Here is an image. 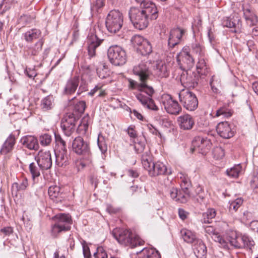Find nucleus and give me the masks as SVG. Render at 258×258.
Instances as JSON below:
<instances>
[{
	"mask_svg": "<svg viewBox=\"0 0 258 258\" xmlns=\"http://www.w3.org/2000/svg\"><path fill=\"white\" fill-rule=\"evenodd\" d=\"M163 103L165 110L170 114L177 115L181 111V107L178 102L170 95H166L163 97Z\"/></svg>",
	"mask_w": 258,
	"mask_h": 258,
	"instance_id": "nucleus-16",
	"label": "nucleus"
},
{
	"mask_svg": "<svg viewBox=\"0 0 258 258\" xmlns=\"http://www.w3.org/2000/svg\"><path fill=\"white\" fill-rule=\"evenodd\" d=\"M192 52L197 54L201 55L202 51V48L198 43L192 44L191 45Z\"/></svg>",
	"mask_w": 258,
	"mask_h": 258,
	"instance_id": "nucleus-58",
	"label": "nucleus"
},
{
	"mask_svg": "<svg viewBox=\"0 0 258 258\" xmlns=\"http://www.w3.org/2000/svg\"><path fill=\"white\" fill-rule=\"evenodd\" d=\"M129 88L132 89H137L139 93L136 94L137 100L143 106L151 110L157 111L158 107L155 104L152 99V96L155 93L154 89L152 86L147 84V82L141 81L138 83L132 79H129Z\"/></svg>",
	"mask_w": 258,
	"mask_h": 258,
	"instance_id": "nucleus-3",
	"label": "nucleus"
},
{
	"mask_svg": "<svg viewBox=\"0 0 258 258\" xmlns=\"http://www.w3.org/2000/svg\"><path fill=\"white\" fill-rule=\"evenodd\" d=\"M53 220L54 224L51 226V234L57 237L62 232L69 231L71 228L73 221L69 214L60 213L56 215Z\"/></svg>",
	"mask_w": 258,
	"mask_h": 258,
	"instance_id": "nucleus-5",
	"label": "nucleus"
},
{
	"mask_svg": "<svg viewBox=\"0 0 258 258\" xmlns=\"http://www.w3.org/2000/svg\"><path fill=\"white\" fill-rule=\"evenodd\" d=\"M25 74L29 78L33 79L37 75L36 71L34 69H31L30 68H26L25 70Z\"/></svg>",
	"mask_w": 258,
	"mask_h": 258,
	"instance_id": "nucleus-63",
	"label": "nucleus"
},
{
	"mask_svg": "<svg viewBox=\"0 0 258 258\" xmlns=\"http://www.w3.org/2000/svg\"><path fill=\"white\" fill-rule=\"evenodd\" d=\"M142 164L144 168L147 169L150 166L152 162V157L150 151L148 150L144 152L141 157Z\"/></svg>",
	"mask_w": 258,
	"mask_h": 258,
	"instance_id": "nucleus-34",
	"label": "nucleus"
},
{
	"mask_svg": "<svg viewBox=\"0 0 258 258\" xmlns=\"http://www.w3.org/2000/svg\"><path fill=\"white\" fill-rule=\"evenodd\" d=\"M95 258H108L107 253L102 247H98L96 249V251L94 253Z\"/></svg>",
	"mask_w": 258,
	"mask_h": 258,
	"instance_id": "nucleus-52",
	"label": "nucleus"
},
{
	"mask_svg": "<svg viewBox=\"0 0 258 258\" xmlns=\"http://www.w3.org/2000/svg\"><path fill=\"white\" fill-rule=\"evenodd\" d=\"M37 163H31L29 165V171L32 175L33 179L34 180L36 177L40 176V168L38 167Z\"/></svg>",
	"mask_w": 258,
	"mask_h": 258,
	"instance_id": "nucleus-46",
	"label": "nucleus"
},
{
	"mask_svg": "<svg viewBox=\"0 0 258 258\" xmlns=\"http://www.w3.org/2000/svg\"><path fill=\"white\" fill-rule=\"evenodd\" d=\"M155 75L159 78H166L169 76V70L168 66L162 61H157L155 69Z\"/></svg>",
	"mask_w": 258,
	"mask_h": 258,
	"instance_id": "nucleus-25",
	"label": "nucleus"
},
{
	"mask_svg": "<svg viewBox=\"0 0 258 258\" xmlns=\"http://www.w3.org/2000/svg\"><path fill=\"white\" fill-rule=\"evenodd\" d=\"M184 33L185 31L179 28L171 30L168 38V46L173 48L177 45Z\"/></svg>",
	"mask_w": 258,
	"mask_h": 258,
	"instance_id": "nucleus-21",
	"label": "nucleus"
},
{
	"mask_svg": "<svg viewBox=\"0 0 258 258\" xmlns=\"http://www.w3.org/2000/svg\"><path fill=\"white\" fill-rule=\"evenodd\" d=\"M197 244L194 245L195 252L196 251L198 256H204L206 254L207 248L204 243L201 240H197Z\"/></svg>",
	"mask_w": 258,
	"mask_h": 258,
	"instance_id": "nucleus-43",
	"label": "nucleus"
},
{
	"mask_svg": "<svg viewBox=\"0 0 258 258\" xmlns=\"http://www.w3.org/2000/svg\"><path fill=\"white\" fill-rule=\"evenodd\" d=\"M133 142L134 143V148L137 153H141L144 151L145 147L144 142L139 141L137 138Z\"/></svg>",
	"mask_w": 258,
	"mask_h": 258,
	"instance_id": "nucleus-50",
	"label": "nucleus"
},
{
	"mask_svg": "<svg viewBox=\"0 0 258 258\" xmlns=\"http://www.w3.org/2000/svg\"><path fill=\"white\" fill-rule=\"evenodd\" d=\"M44 41L42 39L39 40L32 47H26L24 49L25 52L29 55H37L41 51Z\"/></svg>",
	"mask_w": 258,
	"mask_h": 258,
	"instance_id": "nucleus-29",
	"label": "nucleus"
},
{
	"mask_svg": "<svg viewBox=\"0 0 258 258\" xmlns=\"http://www.w3.org/2000/svg\"><path fill=\"white\" fill-rule=\"evenodd\" d=\"M150 63L148 61H141L138 64L134 66L133 69L134 74L138 76L140 81L147 82L151 75V72L149 69Z\"/></svg>",
	"mask_w": 258,
	"mask_h": 258,
	"instance_id": "nucleus-14",
	"label": "nucleus"
},
{
	"mask_svg": "<svg viewBox=\"0 0 258 258\" xmlns=\"http://www.w3.org/2000/svg\"><path fill=\"white\" fill-rule=\"evenodd\" d=\"M251 186L253 188H258V172L254 174L250 181Z\"/></svg>",
	"mask_w": 258,
	"mask_h": 258,
	"instance_id": "nucleus-60",
	"label": "nucleus"
},
{
	"mask_svg": "<svg viewBox=\"0 0 258 258\" xmlns=\"http://www.w3.org/2000/svg\"><path fill=\"white\" fill-rule=\"evenodd\" d=\"M14 0H3L0 4V14H3L12 7Z\"/></svg>",
	"mask_w": 258,
	"mask_h": 258,
	"instance_id": "nucleus-49",
	"label": "nucleus"
},
{
	"mask_svg": "<svg viewBox=\"0 0 258 258\" xmlns=\"http://www.w3.org/2000/svg\"><path fill=\"white\" fill-rule=\"evenodd\" d=\"M214 154L217 158H222L225 155L224 151L221 147L216 148L214 150Z\"/></svg>",
	"mask_w": 258,
	"mask_h": 258,
	"instance_id": "nucleus-57",
	"label": "nucleus"
},
{
	"mask_svg": "<svg viewBox=\"0 0 258 258\" xmlns=\"http://www.w3.org/2000/svg\"><path fill=\"white\" fill-rule=\"evenodd\" d=\"M243 200L241 198H237L234 201H231L229 206V210L236 212L238 209L241 206Z\"/></svg>",
	"mask_w": 258,
	"mask_h": 258,
	"instance_id": "nucleus-51",
	"label": "nucleus"
},
{
	"mask_svg": "<svg viewBox=\"0 0 258 258\" xmlns=\"http://www.w3.org/2000/svg\"><path fill=\"white\" fill-rule=\"evenodd\" d=\"M143 55L149 54L152 51V47L150 42L147 39L138 48Z\"/></svg>",
	"mask_w": 258,
	"mask_h": 258,
	"instance_id": "nucleus-41",
	"label": "nucleus"
},
{
	"mask_svg": "<svg viewBox=\"0 0 258 258\" xmlns=\"http://www.w3.org/2000/svg\"><path fill=\"white\" fill-rule=\"evenodd\" d=\"M243 15L247 24L249 26L256 25L257 18L250 8H243Z\"/></svg>",
	"mask_w": 258,
	"mask_h": 258,
	"instance_id": "nucleus-28",
	"label": "nucleus"
},
{
	"mask_svg": "<svg viewBox=\"0 0 258 258\" xmlns=\"http://www.w3.org/2000/svg\"><path fill=\"white\" fill-rule=\"evenodd\" d=\"M140 4V8L132 7L128 16L134 26L139 30L146 28L151 20H156L158 17V11L156 5L151 0H135Z\"/></svg>",
	"mask_w": 258,
	"mask_h": 258,
	"instance_id": "nucleus-1",
	"label": "nucleus"
},
{
	"mask_svg": "<svg viewBox=\"0 0 258 258\" xmlns=\"http://www.w3.org/2000/svg\"><path fill=\"white\" fill-rule=\"evenodd\" d=\"M89 117L84 116L77 128V132L80 134H84L88 128Z\"/></svg>",
	"mask_w": 258,
	"mask_h": 258,
	"instance_id": "nucleus-42",
	"label": "nucleus"
},
{
	"mask_svg": "<svg viewBox=\"0 0 258 258\" xmlns=\"http://www.w3.org/2000/svg\"><path fill=\"white\" fill-rule=\"evenodd\" d=\"M35 159L39 167L42 170L49 169L52 166V159L49 151H39Z\"/></svg>",
	"mask_w": 258,
	"mask_h": 258,
	"instance_id": "nucleus-15",
	"label": "nucleus"
},
{
	"mask_svg": "<svg viewBox=\"0 0 258 258\" xmlns=\"http://www.w3.org/2000/svg\"><path fill=\"white\" fill-rule=\"evenodd\" d=\"M180 103L189 111L195 110L198 105V101L195 94L187 90H182L178 94Z\"/></svg>",
	"mask_w": 258,
	"mask_h": 258,
	"instance_id": "nucleus-8",
	"label": "nucleus"
},
{
	"mask_svg": "<svg viewBox=\"0 0 258 258\" xmlns=\"http://www.w3.org/2000/svg\"><path fill=\"white\" fill-rule=\"evenodd\" d=\"M189 70L182 71L180 76V81L182 85L188 88H195L198 85L199 77Z\"/></svg>",
	"mask_w": 258,
	"mask_h": 258,
	"instance_id": "nucleus-17",
	"label": "nucleus"
},
{
	"mask_svg": "<svg viewBox=\"0 0 258 258\" xmlns=\"http://www.w3.org/2000/svg\"><path fill=\"white\" fill-rule=\"evenodd\" d=\"M86 108V103L83 101H80L76 103L73 108L72 113H68V114H73L76 118H78L83 114Z\"/></svg>",
	"mask_w": 258,
	"mask_h": 258,
	"instance_id": "nucleus-30",
	"label": "nucleus"
},
{
	"mask_svg": "<svg viewBox=\"0 0 258 258\" xmlns=\"http://www.w3.org/2000/svg\"><path fill=\"white\" fill-rule=\"evenodd\" d=\"M177 61L182 71L190 70L195 65V60L188 48H184L176 56Z\"/></svg>",
	"mask_w": 258,
	"mask_h": 258,
	"instance_id": "nucleus-9",
	"label": "nucleus"
},
{
	"mask_svg": "<svg viewBox=\"0 0 258 258\" xmlns=\"http://www.w3.org/2000/svg\"><path fill=\"white\" fill-rule=\"evenodd\" d=\"M242 167L240 164H237L226 170L227 175L231 178H237L242 172Z\"/></svg>",
	"mask_w": 258,
	"mask_h": 258,
	"instance_id": "nucleus-37",
	"label": "nucleus"
},
{
	"mask_svg": "<svg viewBox=\"0 0 258 258\" xmlns=\"http://www.w3.org/2000/svg\"><path fill=\"white\" fill-rule=\"evenodd\" d=\"M96 71L98 77L101 79L107 78L109 76L108 69L106 67L104 64H100L97 67Z\"/></svg>",
	"mask_w": 258,
	"mask_h": 258,
	"instance_id": "nucleus-44",
	"label": "nucleus"
},
{
	"mask_svg": "<svg viewBox=\"0 0 258 258\" xmlns=\"http://www.w3.org/2000/svg\"><path fill=\"white\" fill-rule=\"evenodd\" d=\"M211 146L212 143L210 139L207 137L197 136L192 141L191 151L193 153L197 151L203 155H205L210 151Z\"/></svg>",
	"mask_w": 258,
	"mask_h": 258,
	"instance_id": "nucleus-10",
	"label": "nucleus"
},
{
	"mask_svg": "<svg viewBox=\"0 0 258 258\" xmlns=\"http://www.w3.org/2000/svg\"><path fill=\"white\" fill-rule=\"evenodd\" d=\"M112 234L119 243L130 246L132 248L142 245L144 243L138 235L133 233L129 230L115 229L113 230Z\"/></svg>",
	"mask_w": 258,
	"mask_h": 258,
	"instance_id": "nucleus-4",
	"label": "nucleus"
},
{
	"mask_svg": "<svg viewBox=\"0 0 258 258\" xmlns=\"http://www.w3.org/2000/svg\"><path fill=\"white\" fill-rule=\"evenodd\" d=\"M232 114V112L230 109H228L226 107H222L216 111L215 116L216 117L223 116L224 117L228 118L231 116Z\"/></svg>",
	"mask_w": 258,
	"mask_h": 258,
	"instance_id": "nucleus-45",
	"label": "nucleus"
},
{
	"mask_svg": "<svg viewBox=\"0 0 258 258\" xmlns=\"http://www.w3.org/2000/svg\"><path fill=\"white\" fill-rule=\"evenodd\" d=\"M107 56L110 62L114 66H122L126 61L125 51L117 45L109 47L108 49Z\"/></svg>",
	"mask_w": 258,
	"mask_h": 258,
	"instance_id": "nucleus-7",
	"label": "nucleus"
},
{
	"mask_svg": "<svg viewBox=\"0 0 258 258\" xmlns=\"http://www.w3.org/2000/svg\"><path fill=\"white\" fill-rule=\"evenodd\" d=\"M78 118L73 114L67 113L61 119V127L67 137H70L76 130V122Z\"/></svg>",
	"mask_w": 258,
	"mask_h": 258,
	"instance_id": "nucleus-11",
	"label": "nucleus"
},
{
	"mask_svg": "<svg viewBox=\"0 0 258 258\" xmlns=\"http://www.w3.org/2000/svg\"><path fill=\"white\" fill-rule=\"evenodd\" d=\"M16 143V139L14 135H10L4 143L0 151L2 154H7L11 152Z\"/></svg>",
	"mask_w": 258,
	"mask_h": 258,
	"instance_id": "nucleus-27",
	"label": "nucleus"
},
{
	"mask_svg": "<svg viewBox=\"0 0 258 258\" xmlns=\"http://www.w3.org/2000/svg\"><path fill=\"white\" fill-rule=\"evenodd\" d=\"M205 232L210 235L214 236L216 241H218L220 246L225 249H229V246L235 248H246L250 250L254 246L255 243L252 239L247 235H238L236 232H232L228 237V241H226L220 236H217L215 233V229L213 227L209 226L205 227ZM212 237L213 238V236Z\"/></svg>",
	"mask_w": 258,
	"mask_h": 258,
	"instance_id": "nucleus-2",
	"label": "nucleus"
},
{
	"mask_svg": "<svg viewBox=\"0 0 258 258\" xmlns=\"http://www.w3.org/2000/svg\"><path fill=\"white\" fill-rule=\"evenodd\" d=\"M53 99L52 96H47L43 98L41 103L42 109L45 111L51 109L52 107Z\"/></svg>",
	"mask_w": 258,
	"mask_h": 258,
	"instance_id": "nucleus-39",
	"label": "nucleus"
},
{
	"mask_svg": "<svg viewBox=\"0 0 258 258\" xmlns=\"http://www.w3.org/2000/svg\"><path fill=\"white\" fill-rule=\"evenodd\" d=\"M178 193L177 198L176 199L177 202L185 203L189 199V189L184 190L181 188V190H178Z\"/></svg>",
	"mask_w": 258,
	"mask_h": 258,
	"instance_id": "nucleus-38",
	"label": "nucleus"
},
{
	"mask_svg": "<svg viewBox=\"0 0 258 258\" xmlns=\"http://www.w3.org/2000/svg\"><path fill=\"white\" fill-rule=\"evenodd\" d=\"M181 188L184 190L189 189V188L191 186V184L189 179L185 177L183 178L181 177Z\"/></svg>",
	"mask_w": 258,
	"mask_h": 258,
	"instance_id": "nucleus-55",
	"label": "nucleus"
},
{
	"mask_svg": "<svg viewBox=\"0 0 258 258\" xmlns=\"http://www.w3.org/2000/svg\"><path fill=\"white\" fill-rule=\"evenodd\" d=\"M177 122L180 127L184 130H191L195 124V120L193 117L188 114L178 117Z\"/></svg>",
	"mask_w": 258,
	"mask_h": 258,
	"instance_id": "nucleus-23",
	"label": "nucleus"
},
{
	"mask_svg": "<svg viewBox=\"0 0 258 258\" xmlns=\"http://www.w3.org/2000/svg\"><path fill=\"white\" fill-rule=\"evenodd\" d=\"M216 131L219 136L224 139H229L234 135V132L227 121H222L219 123L216 127Z\"/></svg>",
	"mask_w": 258,
	"mask_h": 258,
	"instance_id": "nucleus-20",
	"label": "nucleus"
},
{
	"mask_svg": "<svg viewBox=\"0 0 258 258\" xmlns=\"http://www.w3.org/2000/svg\"><path fill=\"white\" fill-rule=\"evenodd\" d=\"M23 146L30 150L37 151L39 149V145L38 139L33 136H26L21 139Z\"/></svg>",
	"mask_w": 258,
	"mask_h": 258,
	"instance_id": "nucleus-22",
	"label": "nucleus"
},
{
	"mask_svg": "<svg viewBox=\"0 0 258 258\" xmlns=\"http://www.w3.org/2000/svg\"><path fill=\"white\" fill-rule=\"evenodd\" d=\"M101 137H102L101 136ZM100 139L101 137L99 136L97 140V144L101 153L104 154L107 151V147L105 142L101 141Z\"/></svg>",
	"mask_w": 258,
	"mask_h": 258,
	"instance_id": "nucleus-54",
	"label": "nucleus"
},
{
	"mask_svg": "<svg viewBox=\"0 0 258 258\" xmlns=\"http://www.w3.org/2000/svg\"><path fill=\"white\" fill-rule=\"evenodd\" d=\"M40 144L43 146H47L50 145L52 141L51 136L48 134H44L39 137Z\"/></svg>",
	"mask_w": 258,
	"mask_h": 258,
	"instance_id": "nucleus-48",
	"label": "nucleus"
},
{
	"mask_svg": "<svg viewBox=\"0 0 258 258\" xmlns=\"http://www.w3.org/2000/svg\"><path fill=\"white\" fill-rule=\"evenodd\" d=\"M0 232L5 236H9L13 233V228L12 227H5L0 230Z\"/></svg>",
	"mask_w": 258,
	"mask_h": 258,
	"instance_id": "nucleus-56",
	"label": "nucleus"
},
{
	"mask_svg": "<svg viewBox=\"0 0 258 258\" xmlns=\"http://www.w3.org/2000/svg\"><path fill=\"white\" fill-rule=\"evenodd\" d=\"M28 186V180L26 178H23L20 183L14 182L12 186V193H15L17 195V192L20 191L25 190Z\"/></svg>",
	"mask_w": 258,
	"mask_h": 258,
	"instance_id": "nucleus-31",
	"label": "nucleus"
},
{
	"mask_svg": "<svg viewBox=\"0 0 258 258\" xmlns=\"http://www.w3.org/2000/svg\"><path fill=\"white\" fill-rule=\"evenodd\" d=\"M72 149L79 155H88L90 153L89 143L80 136L75 138L73 140Z\"/></svg>",
	"mask_w": 258,
	"mask_h": 258,
	"instance_id": "nucleus-12",
	"label": "nucleus"
},
{
	"mask_svg": "<svg viewBox=\"0 0 258 258\" xmlns=\"http://www.w3.org/2000/svg\"><path fill=\"white\" fill-rule=\"evenodd\" d=\"M123 22V15L118 10H112L107 16L105 25L107 30L111 33H116L122 28Z\"/></svg>",
	"mask_w": 258,
	"mask_h": 258,
	"instance_id": "nucleus-6",
	"label": "nucleus"
},
{
	"mask_svg": "<svg viewBox=\"0 0 258 258\" xmlns=\"http://www.w3.org/2000/svg\"><path fill=\"white\" fill-rule=\"evenodd\" d=\"M148 174L151 177H155L161 175H170L172 171L170 168L160 161L151 163L150 166L147 169Z\"/></svg>",
	"mask_w": 258,
	"mask_h": 258,
	"instance_id": "nucleus-13",
	"label": "nucleus"
},
{
	"mask_svg": "<svg viewBox=\"0 0 258 258\" xmlns=\"http://www.w3.org/2000/svg\"><path fill=\"white\" fill-rule=\"evenodd\" d=\"M80 83L79 76L70 78L67 82L63 93L66 95H71L75 92Z\"/></svg>",
	"mask_w": 258,
	"mask_h": 258,
	"instance_id": "nucleus-24",
	"label": "nucleus"
},
{
	"mask_svg": "<svg viewBox=\"0 0 258 258\" xmlns=\"http://www.w3.org/2000/svg\"><path fill=\"white\" fill-rule=\"evenodd\" d=\"M55 162L57 165L62 167L66 166L68 162L67 149L57 150L55 151Z\"/></svg>",
	"mask_w": 258,
	"mask_h": 258,
	"instance_id": "nucleus-26",
	"label": "nucleus"
},
{
	"mask_svg": "<svg viewBox=\"0 0 258 258\" xmlns=\"http://www.w3.org/2000/svg\"><path fill=\"white\" fill-rule=\"evenodd\" d=\"M127 132L129 136L132 139L133 141L137 138L136 132L133 127L129 126L127 130Z\"/></svg>",
	"mask_w": 258,
	"mask_h": 258,
	"instance_id": "nucleus-62",
	"label": "nucleus"
},
{
	"mask_svg": "<svg viewBox=\"0 0 258 258\" xmlns=\"http://www.w3.org/2000/svg\"><path fill=\"white\" fill-rule=\"evenodd\" d=\"M104 41L103 39H100L96 34H90L88 37V52L90 57L95 56L96 49Z\"/></svg>",
	"mask_w": 258,
	"mask_h": 258,
	"instance_id": "nucleus-18",
	"label": "nucleus"
},
{
	"mask_svg": "<svg viewBox=\"0 0 258 258\" xmlns=\"http://www.w3.org/2000/svg\"><path fill=\"white\" fill-rule=\"evenodd\" d=\"M41 31L37 29H32L27 31L24 34V39L28 42L38 38L41 35Z\"/></svg>",
	"mask_w": 258,
	"mask_h": 258,
	"instance_id": "nucleus-32",
	"label": "nucleus"
},
{
	"mask_svg": "<svg viewBox=\"0 0 258 258\" xmlns=\"http://www.w3.org/2000/svg\"><path fill=\"white\" fill-rule=\"evenodd\" d=\"M216 215V212L214 209H209L203 214L202 221L205 223H210L211 220L215 218Z\"/></svg>",
	"mask_w": 258,
	"mask_h": 258,
	"instance_id": "nucleus-40",
	"label": "nucleus"
},
{
	"mask_svg": "<svg viewBox=\"0 0 258 258\" xmlns=\"http://www.w3.org/2000/svg\"><path fill=\"white\" fill-rule=\"evenodd\" d=\"M55 142L56 145L59 148L58 150L67 149L66 142L61 138V136L58 133L54 134Z\"/></svg>",
	"mask_w": 258,
	"mask_h": 258,
	"instance_id": "nucleus-47",
	"label": "nucleus"
},
{
	"mask_svg": "<svg viewBox=\"0 0 258 258\" xmlns=\"http://www.w3.org/2000/svg\"><path fill=\"white\" fill-rule=\"evenodd\" d=\"M208 36L210 44L214 47L215 45V43H216V40H215V36H214V34L213 33V32H212L211 29H209L208 33Z\"/></svg>",
	"mask_w": 258,
	"mask_h": 258,
	"instance_id": "nucleus-61",
	"label": "nucleus"
},
{
	"mask_svg": "<svg viewBox=\"0 0 258 258\" xmlns=\"http://www.w3.org/2000/svg\"><path fill=\"white\" fill-rule=\"evenodd\" d=\"M48 193L50 198L56 203L61 202L65 198L63 188L56 185L50 186Z\"/></svg>",
	"mask_w": 258,
	"mask_h": 258,
	"instance_id": "nucleus-19",
	"label": "nucleus"
},
{
	"mask_svg": "<svg viewBox=\"0 0 258 258\" xmlns=\"http://www.w3.org/2000/svg\"><path fill=\"white\" fill-rule=\"evenodd\" d=\"M147 39H144L140 35H135L132 39V41L135 46H138L139 47Z\"/></svg>",
	"mask_w": 258,
	"mask_h": 258,
	"instance_id": "nucleus-53",
	"label": "nucleus"
},
{
	"mask_svg": "<svg viewBox=\"0 0 258 258\" xmlns=\"http://www.w3.org/2000/svg\"><path fill=\"white\" fill-rule=\"evenodd\" d=\"M105 0H96L91 7V11L92 14L100 13L105 6Z\"/></svg>",
	"mask_w": 258,
	"mask_h": 258,
	"instance_id": "nucleus-36",
	"label": "nucleus"
},
{
	"mask_svg": "<svg viewBox=\"0 0 258 258\" xmlns=\"http://www.w3.org/2000/svg\"><path fill=\"white\" fill-rule=\"evenodd\" d=\"M83 252L84 258H91L90 249L88 246L83 245Z\"/></svg>",
	"mask_w": 258,
	"mask_h": 258,
	"instance_id": "nucleus-64",
	"label": "nucleus"
},
{
	"mask_svg": "<svg viewBox=\"0 0 258 258\" xmlns=\"http://www.w3.org/2000/svg\"><path fill=\"white\" fill-rule=\"evenodd\" d=\"M183 240L187 243H192L197 241L196 235L191 231L187 229H182L180 231Z\"/></svg>",
	"mask_w": 258,
	"mask_h": 258,
	"instance_id": "nucleus-35",
	"label": "nucleus"
},
{
	"mask_svg": "<svg viewBox=\"0 0 258 258\" xmlns=\"http://www.w3.org/2000/svg\"><path fill=\"white\" fill-rule=\"evenodd\" d=\"M223 25L224 27L228 28H235L236 27L235 23L232 21L229 18H226L223 20Z\"/></svg>",
	"mask_w": 258,
	"mask_h": 258,
	"instance_id": "nucleus-59",
	"label": "nucleus"
},
{
	"mask_svg": "<svg viewBox=\"0 0 258 258\" xmlns=\"http://www.w3.org/2000/svg\"><path fill=\"white\" fill-rule=\"evenodd\" d=\"M141 252L143 255V258H161L160 254L154 248L146 247Z\"/></svg>",
	"mask_w": 258,
	"mask_h": 258,
	"instance_id": "nucleus-33",
	"label": "nucleus"
}]
</instances>
